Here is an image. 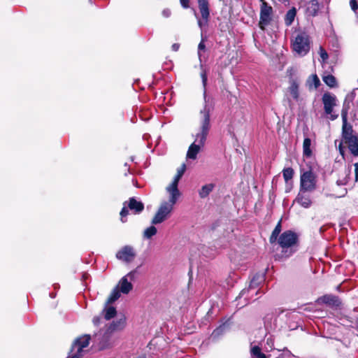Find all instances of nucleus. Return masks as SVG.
Returning <instances> with one entry per match:
<instances>
[{
	"label": "nucleus",
	"instance_id": "412c9836",
	"mask_svg": "<svg viewBox=\"0 0 358 358\" xmlns=\"http://www.w3.org/2000/svg\"><path fill=\"white\" fill-rule=\"evenodd\" d=\"M296 15V9L294 7L289 9L285 16V24L287 26H290L294 22Z\"/></svg>",
	"mask_w": 358,
	"mask_h": 358
},
{
	"label": "nucleus",
	"instance_id": "bb28decb",
	"mask_svg": "<svg viewBox=\"0 0 358 358\" xmlns=\"http://www.w3.org/2000/svg\"><path fill=\"white\" fill-rule=\"evenodd\" d=\"M264 278L262 275H255L250 283L248 292H250L252 289H255L259 285V284L262 282Z\"/></svg>",
	"mask_w": 358,
	"mask_h": 358
},
{
	"label": "nucleus",
	"instance_id": "f3484780",
	"mask_svg": "<svg viewBox=\"0 0 358 358\" xmlns=\"http://www.w3.org/2000/svg\"><path fill=\"white\" fill-rule=\"evenodd\" d=\"M320 8L317 0H311L306 4V13L308 16H315Z\"/></svg>",
	"mask_w": 358,
	"mask_h": 358
},
{
	"label": "nucleus",
	"instance_id": "de8ad7c7",
	"mask_svg": "<svg viewBox=\"0 0 358 358\" xmlns=\"http://www.w3.org/2000/svg\"><path fill=\"white\" fill-rule=\"evenodd\" d=\"M245 292H246V291H245V289H243V290L241 292V294H244Z\"/></svg>",
	"mask_w": 358,
	"mask_h": 358
},
{
	"label": "nucleus",
	"instance_id": "f257e3e1",
	"mask_svg": "<svg viewBox=\"0 0 358 358\" xmlns=\"http://www.w3.org/2000/svg\"><path fill=\"white\" fill-rule=\"evenodd\" d=\"M201 77L203 86L204 106L203 108L200 111L201 126L199 130L196 134L194 141L190 145L187 152V158L191 159H196L197 154L205 144L210 128V113L213 110L212 99L206 96L207 74L205 70L202 71Z\"/></svg>",
	"mask_w": 358,
	"mask_h": 358
},
{
	"label": "nucleus",
	"instance_id": "c85d7f7f",
	"mask_svg": "<svg viewBox=\"0 0 358 358\" xmlns=\"http://www.w3.org/2000/svg\"><path fill=\"white\" fill-rule=\"evenodd\" d=\"M125 324V319L121 318L115 322H113L109 327L110 331H117L122 329Z\"/></svg>",
	"mask_w": 358,
	"mask_h": 358
},
{
	"label": "nucleus",
	"instance_id": "a878e982",
	"mask_svg": "<svg viewBox=\"0 0 358 358\" xmlns=\"http://www.w3.org/2000/svg\"><path fill=\"white\" fill-rule=\"evenodd\" d=\"M350 107L351 101L346 99L343 103V108L341 110V117L343 122H345L346 119H348V114Z\"/></svg>",
	"mask_w": 358,
	"mask_h": 358
},
{
	"label": "nucleus",
	"instance_id": "a18cd8bd",
	"mask_svg": "<svg viewBox=\"0 0 358 358\" xmlns=\"http://www.w3.org/2000/svg\"><path fill=\"white\" fill-rule=\"evenodd\" d=\"M346 193H347V189H343V193H342V194L340 196H344Z\"/></svg>",
	"mask_w": 358,
	"mask_h": 358
},
{
	"label": "nucleus",
	"instance_id": "393cba45",
	"mask_svg": "<svg viewBox=\"0 0 358 358\" xmlns=\"http://www.w3.org/2000/svg\"><path fill=\"white\" fill-rule=\"evenodd\" d=\"M120 292H121L119 290L118 286L115 287L111 292L106 302L107 305H110L117 300L120 297Z\"/></svg>",
	"mask_w": 358,
	"mask_h": 358
},
{
	"label": "nucleus",
	"instance_id": "49530a36",
	"mask_svg": "<svg viewBox=\"0 0 358 358\" xmlns=\"http://www.w3.org/2000/svg\"><path fill=\"white\" fill-rule=\"evenodd\" d=\"M198 24H199V25L200 27H201V20H199V21H198Z\"/></svg>",
	"mask_w": 358,
	"mask_h": 358
},
{
	"label": "nucleus",
	"instance_id": "f8f14e48",
	"mask_svg": "<svg viewBox=\"0 0 358 358\" xmlns=\"http://www.w3.org/2000/svg\"><path fill=\"white\" fill-rule=\"evenodd\" d=\"M310 193V192L299 189L294 201L305 208L310 207L312 205V199Z\"/></svg>",
	"mask_w": 358,
	"mask_h": 358
},
{
	"label": "nucleus",
	"instance_id": "9d476101",
	"mask_svg": "<svg viewBox=\"0 0 358 358\" xmlns=\"http://www.w3.org/2000/svg\"><path fill=\"white\" fill-rule=\"evenodd\" d=\"M136 256V253L134 248L130 245L122 247L116 254L117 259L125 263L132 262Z\"/></svg>",
	"mask_w": 358,
	"mask_h": 358
},
{
	"label": "nucleus",
	"instance_id": "72a5a7b5",
	"mask_svg": "<svg viewBox=\"0 0 358 358\" xmlns=\"http://www.w3.org/2000/svg\"><path fill=\"white\" fill-rule=\"evenodd\" d=\"M319 53L323 62L327 60L329 57L327 51L321 46L320 47Z\"/></svg>",
	"mask_w": 358,
	"mask_h": 358
},
{
	"label": "nucleus",
	"instance_id": "4c0bfd02",
	"mask_svg": "<svg viewBox=\"0 0 358 358\" xmlns=\"http://www.w3.org/2000/svg\"><path fill=\"white\" fill-rule=\"evenodd\" d=\"M224 329V326L219 327L218 328H217L216 329H215L213 331V336H219L222 332Z\"/></svg>",
	"mask_w": 358,
	"mask_h": 358
},
{
	"label": "nucleus",
	"instance_id": "1a4fd4ad",
	"mask_svg": "<svg viewBox=\"0 0 358 358\" xmlns=\"http://www.w3.org/2000/svg\"><path fill=\"white\" fill-rule=\"evenodd\" d=\"M299 83L296 80L291 78L285 92V96L290 106L292 101L297 102L299 100Z\"/></svg>",
	"mask_w": 358,
	"mask_h": 358
},
{
	"label": "nucleus",
	"instance_id": "5701e85b",
	"mask_svg": "<svg viewBox=\"0 0 358 358\" xmlns=\"http://www.w3.org/2000/svg\"><path fill=\"white\" fill-rule=\"evenodd\" d=\"M215 185L213 183L203 185L199 192V196L202 199L207 197L214 189Z\"/></svg>",
	"mask_w": 358,
	"mask_h": 358
},
{
	"label": "nucleus",
	"instance_id": "09e8293b",
	"mask_svg": "<svg viewBox=\"0 0 358 358\" xmlns=\"http://www.w3.org/2000/svg\"><path fill=\"white\" fill-rule=\"evenodd\" d=\"M335 145H337V141H335Z\"/></svg>",
	"mask_w": 358,
	"mask_h": 358
},
{
	"label": "nucleus",
	"instance_id": "79ce46f5",
	"mask_svg": "<svg viewBox=\"0 0 358 358\" xmlns=\"http://www.w3.org/2000/svg\"><path fill=\"white\" fill-rule=\"evenodd\" d=\"M355 166V181H358V162L354 164Z\"/></svg>",
	"mask_w": 358,
	"mask_h": 358
},
{
	"label": "nucleus",
	"instance_id": "39448f33",
	"mask_svg": "<svg viewBox=\"0 0 358 358\" xmlns=\"http://www.w3.org/2000/svg\"><path fill=\"white\" fill-rule=\"evenodd\" d=\"M322 101L324 105V113L327 115H329V118L331 120L337 119L338 115L334 113V107L336 106L337 102L336 96L332 93L325 92L322 95Z\"/></svg>",
	"mask_w": 358,
	"mask_h": 358
},
{
	"label": "nucleus",
	"instance_id": "7c9ffc66",
	"mask_svg": "<svg viewBox=\"0 0 358 358\" xmlns=\"http://www.w3.org/2000/svg\"><path fill=\"white\" fill-rule=\"evenodd\" d=\"M157 232V228L154 226H150L144 231L143 236L145 238L150 239L155 236Z\"/></svg>",
	"mask_w": 358,
	"mask_h": 358
},
{
	"label": "nucleus",
	"instance_id": "6e6552de",
	"mask_svg": "<svg viewBox=\"0 0 358 358\" xmlns=\"http://www.w3.org/2000/svg\"><path fill=\"white\" fill-rule=\"evenodd\" d=\"M260 8L259 27L264 30L265 27L268 25L272 20L273 8L264 0Z\"/></svg>",
	"mask_w": 358,
	"mask_h": 358
},
{
	"label": "nucleus",
	"instance_id": "2eb2a0df",
	"mask_svg": "<svg viewBox=\"0 0 358 358\" xmlns=\"http://www.w3.org/2000/svg\"><path fill=\"white\" fill-rule=\"evenodd\" d=\"M317 302L319 303H324L331 306H339L341 305V301L337 296L329 294L320 297L317 299Z\"/></svg>",
	"mask_w": 358,
	"mask_h": 358
},
{
	"label": "nucleus",
	"instance_id": "a19ab883",
	"mask_svg": "<svg viewBox=\"0 0 358 358\" xmlns=\"http://www.w3.org/2000/svg\"><path fill=\"white\" fill-rule=\"evenodd\" d=\"M171 14V10L169 8H166L162 11V15L165 17H169Z\"/></svg>",
	"mask_w": 358,
	"mask_h": 358
},
{
	"label": "nucleus",
	"instance_id": "8fccbe9b",
	"mask_svg": "<svg viewBox=\"0 0 358 358\" xmlns=\"http://www.w3.org/2000/svg\"><path fill=\"white\" fill-rule=\"evenodd\" d=\"M357 120H358V118H357Z\"/></svg>",
	"mask_w": 358,
	"mask_h": 358
},
{
	"label": "nucleus",
	"instance_id": "aec40b11",
	"mask_svg": "<svg viewBox=\"0 0 358 358\" xmlns=\"http://www.w3.org/2000/svg\"><path fill=\"white\" fill-rule=\"evenodd\" d=\"M306 85L310 90L317 89L320 85V80L316 74H313L308 77Z\"/></svg>",
	"mask_w": 358,
	"mask_h": 358
},
{
	"label": "nucleus",
	"instance_id": "a211bd4d",
	"mask_svg": "<svg viewBox=\"0 0 358 358\" xmlns=\"http://www.w3.org/2000/svg\"><path fill=\"white\" fill-rule=\"evenodd\" d=\"M357 135V134H354L352 127L350 124H348V119H346L345 122H343L342 127V138L343 140H346L348 137H352Z\"/></svg>",
	"mask_w": 358,
	"mask_h": 358
},
{
	"label": "nucleus",
	"instance_id": "e433bc0d",
	"mask_svg": "<svg viewBox=\"0 0 358 358\" xmlns=\"http://www.w3.org/2000/svg\"><path fill=\"white\" fill-rule=\"evenodd\" d=\"M186 170V165L185 164H182L180 168L177 170V175L180 176L181 177L183 176L185 171Z\"/></svg>",
	"mask_w": 358,
	"mask_h": 358
},
{
	"label": "nucleus",
	"instance_id": "0eeeda50",
	"mask_svg": "<svg viewBox=\"0 0 358 358\" xmlns=\"http://www.w3.org/2000/svg\"><path fill=\"white\" fill-rule=\"evenodd\" d=\"M316 176L312 171H306L300 177V190L312 192L317 187Z\"/></svg>",
	"mask_w": 358,
	"mask_h": 358
},
{
	"label": "nucleus",
	"instance_id": "f704fd0d",
	"mask_svg": "<svg viewBox=\"0 0 358 358\" xmlns=\"http://www.w3.org/2000/svg\"><path fill=\"white\" fill-rule=\"evenodd\" d=\"M205 49H206V45H205V44H204L203 41H201L199 43V45H198V55H199V60H200L201 62V52L202 50H203V51H204V50H205Z\"/></svg>",
	"mask_w": 358,
	"mask_h": 358
},
{
	"label": "nucleus",
	"instance_id": "6ab92c4d",
	"mask_svg": "<svg viewBox=\"0 0 358 358\" xmlns=\"http://www.w3.org/2000/svg\"><path fill=\"white\" fill-rule=\"evenodd\" d=\"M117 311L115 307L110 306L106 303L105 307L102 311V315L106 320L113 318L116 315Z\"/></svg>",
	"mask_w": 358,
	"mask_h": 358
},
{
	"label": "nucleus",
	"instance_id": "c9c22d12",
	"mask_svg": "<svg viewBox=\"0 0 358 358\" xmlns=\"http://www.w3.org/2000/svg\"><path fill=\"white\" fill-rule=\"evenodd\" d=\"M350 7H351V9L354 12H356L358 10V3H357V0H350Z\"/></svg>",
	"mask_w": 358,
	"mask_h": 358
},
{
	"label": "nucleus",
	"instance_id": "37998d69",
	"mask_svg": "<svg viewBox=\"0 0 358 358\" xmlns=\"http://www.w3.org/2000/svg\"><path fill=\"white\" fill-rule=\"evenodd\" d=\"M100 320H101V318L99 317H94L93 318V323L95 324V325H98L100 323Z\"/></svg>",
	"mask_w": 358,
	"mask_h": 358
},
{
	"label": "nucleus",
	"instance_id": "423d86ee",
	"mask_svg": "<svg viewBox=\"0 0 358 358\" xmlns=\"http://www.w3.org/2000/svg\"><path fill=\"white\" fill-rule=\"evenodd\" d=\"M293 49L299 55H306L310 50L308 35L306 33L299 34L293 43Z\"/></svg>",
	"mask_w": 358,
	"mask_h": 358
},
{
	"label": "nucleus",
	"instance_id": "2f4dec72",
	"mask_svg": "<svg viewBox=\"0 0 358 358\" xmlns=\"http://www.w3.org/2000/svg\"><path fill=\"white\" fill-rule=\"evenodd\" d=\"M283 178L287 183L293 177L294 170L292 168H286L282 171Z\"/></svg>",
	"mask_w": 358,
	"mask_h": 358
},
{
	"label": "nucleus",
	"instance_id": "9b49d317",
	"mask_svg": "<svg viewBox=\"0 0 358 358\" xmlns=\"http://www.w3.org/2000/svg\"><path fill=\"white\" fill-rule=\"evenodd\" d=\"M136 273V270L131 271L120 279L117 286H118L119 290L122 293L127 294L133 289V285L131 282L129 281V279L131 281L134 280Z\"/></svg>",
	"mask_w": 358,
	"mask_h": 358
},
{
	"label": "nucleus",
	"instance_id": "dca6fc26",
	"mask_svg": "<svg viewBox=\"0 0 358 358\" xmlns=\"http://www.w3.org/2000/svg\"><path fill=\"white\" fill-rule=\"evenodd\" d=\"M198 6L201 17L207 22L210 17L209 2L208 0H198Z\"/></svg>",
	"mask_w": 358,
	"mask_h": 358
},
{
	"label": "nucleus",
	"instance_id": "f03ea898",
	"mask_svg": "<svg viewBox=\"0 0 358 358\" xmlns=\"http://www.w3.org/2000/svg\"><path fill=\"white\" fill-rule=\"evenodd\" d=\"M277 241L283 252L286 253L289 250V253L285 255L289 257L294 252L293 248L298 245L299 236L295 232L287 230L282 233Z\"/></svg>",
	"mask_w": 358,
	"mask_h": 358
},
{
	"label": "nucleus",
	"instance_id": "c03bdc74",
	"mask_svg": "<svg viewBox=\"0 0 358 358\" xmlns=\"http://www.w3.org/2000/svg\"><path fill=\"white\" fill-rule=\"evenodd\" d=\"M179 48H180V45L178 43H174L171 46V48L173 51H178Z\"/></svg>",
	"mask_w": 358,
	"mask_h": 358
},
{
	"label": "nucleus",
	"instance_id": "4468645a",
	"mask_svg": "<svg viewBox=\"0 0 358 358\" xmlns=\"http://www.w3.org/2000/svg\"><path fill=\"white\" fill-rule=\"evenodd\" d=\"M181 178L180 176L176 174L172 182L166 187V189L169 195L179 198L180 192L178 188V185Z\"/></svg>",
	"mask_w": 358,
	"mask_h": 358
},
{
	"label": "nucleus",
	"instance_id": "58836bf2",
	"mask_svg": "<svg viewBox=\"0 0 358 358\" xmlns=\"http://www.w3.org/2000/svg\"><path fill=\"white\" fill-rule=\"evenodd\" d=\"M343 143H344L343 140L339 142L338 147L340 154L343 156V157H344L345 151L344 148L343 147Z\"/></svg>",
	"mask_w": 358,
	"mask_h": 358
},
{
	"label": "nucleus",
	"instance_id": "b1692460",
	"mask_svg": "<svg viewBox=\"0 0 358 358\" xmlns=\"http://www.w3.org/2000/svg\"><path fill=\"white\" fill-rule=\"evenodd\" d=\"M322 80L324 83L331 88L336 87L338 85L336 78L331 74L324 75Z\"/></svg>",
	"mask_w": 358,
	"mask_h": 358
},
{
	"label": "nucleus",
	"instance_id": "473e14b6",
	"mask_svg": "<svg viewBox=\"0 0 358 358\" xmlns=\"http://www.w3.org/2000/svg\"><path fill=\"white\" fill-rule=\"evenodd\" d=\"M350 174V169H348L345 171V177L343 178H342V179H338L336 181L337 185L338 186H342V185H346L348 183V182Z\"/></svg>",
	"mask_w": 358,
	"mask_h": 358
},
{
	"label": "nucleus",
	"instance_id": "4be33fe9",
	"mask_svg": "<svg viewBox=\"0 0 358 358\" xmlns=\"http://www.w3.org/2000/svg\"><path fill=\"white\" fill-rule=\"evenodd\" d=\"M282 230L281 222L279 221L275 229L272 231V234L269 238V241L271 243H274L277 241L278 238L280 236V234Z\"/></svg>",
	"mask_w": 358,
	"mask_h": 358
},
{
	"label": "nucleus",
	"instance_id": "cd10ccee",
	"mask_svg": "<svg viewBox=\"0 0 358 358\" xmlns=\"http://www.w3.org/2000/svg\"><path fill=\"white\" fill-rule=\"evenodd\" d=\"M250 354L252 358H268V357L262 352L261 348L257 345L252 347Z\"/></svg>",
	"mask_w": 358,
	"mask_h": 358
},
{
	"label": "nucleus",
	"instance_id": "7ed1b4c3",
	"mask_svg": "<svg viewBox=\"0 0 358 358\" xmlns=\"http://www.w3.org/2000/svg\"><path fill=\"white\" fill-rule=\"evenodd\" d=\"M178 199V198L170 195L168 201H163L161 203L151 223L152 224H157L166 220L170 216Z\"/></svg>",
	"mask_w": 358,
	"mask_h": 358
},
{
	"label": "nucleus",
	"instance_id": "ddd939ff",
	"mask_svg": "<svg viewBox=\"0 0 358 358\" xmlns=\"http://www.w3.org/2000/svg\"><path fill=\"white\" fill-rule=\"evenodd\" d=\"M343 142L348 145L350 153L355 157H358V134L352 137L347 136Z\"/></svg>",
	"mask_w": 358,
	"mask_h": 358
},
{
	"label": "nucleus",
	"instance_id": "c756f323",
	"mask_svg": "<svg viewBox=\"0 0 358 358\" xmlns=\"http://www.w3.org/2000/svg\"><path fill=\"white\" fill-rule=\"evenodd\" d=\"M311 140L309 138H306L303 143V155L306 157H310L312 155L310 149Z\"/></svg>",
	"mask_w": 358,
	"mask_h": 358
},
{
	"label": "nucleus",
	"instance_id": "20e7f679",
	"mask_svg": "<svg viewBox=\"0 0 358 358\" xmlns=\"http://www.w3.org/2000/svg\"><path fill=\"white\" fill-rule=\"evenodd\" d=\"M129 210L134 214H139L144 210V204L141 201L136 200L134 197H131L129 201H124L123 203V208L120 213L122 222H126L124 217L128 215Z\"/></svg>",
	"mask_w": 358,
	"mask_h": 358
},
{
	"label": "nucleus",
	"instance_id": "ea45409f",
	"mask_svg": "<svg viewBox=\"0 0 358 358\" xmlns=\"http://www.w3.org/2000/svg\"><path fill=\"white\" fill-rule=\"evenodd\" d=\"M181 6L184 8H188L189 7V0H180Z\"/></svg>",
	"mask_w": 358,
	"mask_h": 358
}]
</instances>
